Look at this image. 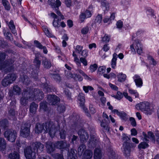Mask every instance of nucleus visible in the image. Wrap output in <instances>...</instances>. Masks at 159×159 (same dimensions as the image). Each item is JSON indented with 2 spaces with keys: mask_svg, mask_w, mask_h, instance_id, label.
Instances as JSON below:
<instances>
[{
  "mask_svg": "<svg viewBox=\"0 0 159 159\" xmlns=\"http://www.w3.org/2000/svg\"><path fill=\"white\" fill-rule=\"evenodd\" d=\"M102 16L101 15L98 14L95 19V21L96 23L100 24L102 21Z\"/></svg>",
  "mask_w": 159,
  "mask_h": 159,
  "instance_id": "obj_49",
  "label": "nucleus"
},
{
  "mask_svg": "<svg viewBox=\"0 0 159 159\" xmlns=\"http://www.w3.org/2000/svg\"><path fill=\"white\" fill-rule=\"evenodd\" d=\"M41 86L43 88L44 90L46 92H52L54 90V88L53 87L47 84H43Z\"/></svg>",
  "mask_w": 159,
  "mask_h": 159,
  "instance_id": "obj_21",
  "label": "nucleus"
},
{
  "mask_svg": "<svg viewBox=\"0 0 159 159\" xmlns=\"http://www.w3.org/2000/svg\"><path fill=\"white\" fill-rule=\"evenodd\" d=\"M52 77L57 82H60L61 80V77L58 74H52Z\"/></svg>",
  "mask_w": 159,
  "mask_h": 159,
  "instance_id": "obj_44",
  "label": "nucleus"
},
{
  "mask_svg": "<svg viewBox=\"0 0 159 159\" xmlns=\"http://www.w3.org/2000/svg\"><path fill=\"white\" fill-rule=\"evenodd\" d=\"M118 81L120 82L125 81L126 78V75L122 72H120L117 74Z\"/></svg>",
  "mask_w": 159,
  "mask_h": 159,
  "instance_id": "obj_22",
  "label": "nucleus"
},
{
  "mask_svg": "<svg viewBox=\"0 0 159 159\" xmlns=\"http://www.w3.org/2000/svg\"><path fill=\"white\" fill-rule=\"evenodd\" d=\"M38 106V105L34 102L32 103L30 106V113L33 114H35L37 110Z\"/></svg>",
  "mask_w": 159,
  "mask_h": 159,
  "instance_id": "obj_26",
  "label": "nucleus"
},
{
  "mask_svg": "<svg viewBox=\"0 0 159 159\" xmlns=\"http://www.w3.org/2000/svg\"><path fill=\"white\" fill-rule=\"evenodd\" d=\"M103 120H102L101 121L100 125L101 127L103 129L107 131H109V127L108 125Z\"/></svg>",
  "mask_w": 159,
  "mask_h": 159,
  "instance_id": "obj_36",
  "label": "nucleus"
},
{
  "mask_svg": "<svg viewBox=\"0 0 159 159\" xmlns=\"http://www.w3.org/2000/svg\"><path fill=\"white\" fill-rule=\"evenodd\" d=\"M42 64H43L45 68L47 69L49 68L51 66V64L50 61L46 58H45L43 60L42 62Z\"/></svg>",
  "mask_w": 159,
  "mask_h": 159,
  "instance_id": "obj_31",
  "label": "nucleus"
},
{
  "mask_svg": "<svg viewBox=\"0 0 159 159\" xmlns=\"http://www.w3.org/2000/svg\"><path fill=\"white\" fill-rule=\"evenodd\" d=\"M78 134L80 136L81 142H86L88 140L89 138V135L84 129H82L80 130L78 132Z\"/></svg>",
  "mask_w": 159,
  "mask_h": 159,
  "instance_id": "obj_14",
  "label": "nucleus"
},
{
  "mask_svg": "<svg viewBox=\"0 0 159 159\" xmlns=\"http://www.w3.org/2000/svg\"><path fill=\"white\" fill-rule=\"evenodd\" d=\"M129 120L130 121V123L131 125L134 127L136 126V123L135 119L133 117H131L129 119Z\"/></svg>",
  "mask_w": 159,
  "mask_h": 159,
  "instance_id": "obj_57",
  "label": "nucleus"
},
{
  "mask_svg": "<svg viewBox=\"0 0 159 159\" xmlns=\"http://www.w3.org/2000/svg\"><path fill=\"white\" fill-rule=\"evenodd\" d=\"M47 99L49 104L51 105H55L60 100L59 98L55 95H48Z\"/></svg>",
  "mask_w": 159,
  "mask_h": 159,
  "instance_id": "obj_13",
  "label": "nucleus"
},
{
  "mask_svg": "<svg viewBox=\"0 0 159 159\" xmlns=\"http://www.w3.org/2000/svg\"><path fill=\"white\" fill-rule=\"evenodd\" d=\"M101 5L103 7V9L104 10H107L109 7V3L106 1L102 2Z\"/></svg>",
  "mask_w": 159,
  "mask_h": 159,
  "instance_id": "obj_43",
  "label": "nucleus"
},
{
  "mask_svg": "<svg viewBox=\"0 0 159 159\" xmlns=\"http://www.w3.org/2000/svg\"><path fill=\"white\" fill-rule=\"evenodd\" d=\"M20 81L26 85H28L30 82L27 77L24 75H21Z\"/></svg>",
  "mask_w": 159,
  "mask_h": 159,
  "instance_id": "obj_28",
  "label": "nucleus"
},
{
  "mask_svg": "<svg viewBox=\"0 0 159 159\" xmlns=\"http://www.w3.org/2000/svg\"><path fill=\"white\" fill-rule=\"evenodd\" d=\"M76 72L81 74L84 77V78L86 80H89L90 78L82 70L80 69H78L76 70Z\"/></svg>",
  "mask_w": 159,
  "mask_h": 159,
  "instance_id": "obj_40",
  "label": "nucleus"
},
{
  "mask_svg": "<svg viewBox=\"0 0 159 159\" xmlns=\"http://www.w3.org/2000/svg\"><path fill=\"white\" fill-rule=\"evenodd\" d=\"M55 144H53L51 141H48L46 143V148L48 152L51 153L54 151L55 150Z\"/></svg>",
  "mask_w": 159,
  "mask_h": 159,
  "instance_id": "obj_18",
  "label": "nucleus"
},
{
  "mask_svg": "<svg viewBox=\"0 0 159 159\" xmlns=\"http://www.w3.org/2000/svg\"><path fill=\"white\" fill-rule=\"evenodd\" d=\"M123 94L120 91H118L116 95H111V96L118 100H120L123 97Z\"/></svg>",
  "mask_w": 159,
  "mask_h": 159,
  "instance_id": "obj_41",
  "label": "nucleus"
},
{
  "mask_svg": "<svg viewBox=\"0 0 159 159\" xmlns=\"http://www.w3.org/2000/svg\"><path fill=\"white\" fill-rule=\"evenodd\" d=\"M98 70L100 74H102L105 72L106 67L103 66H100L98 68Z\"/></svg>",
  "mask_w": 159,
  "mask_h": 159,
  "instance_id": "obj_52",
  "label": "nucleus"
},
{
  "mask_svg": "<svg viewBox=\"0 0 159 159\" xmlns=\"http://www.w3.org/2000/svg\"><path fill=\"white\" fill-rule=\"evenodd\" d=\"M123 23L122 21L120 20L118 21L116 23V25L117 26V27L119 29L121 28L123 26Z\"/></svg>",
  "mask_w": 159,
  "mask_h": 159,
  "instance_id": "obj_64",
  "label": "nucleus"
},
{
  "mask_svg": "<svg viewBox=\"0 0 159 159\" xmlns=\"http://www.w3.org/2000/svg\"><path fill=\"white\" fill-rule=\"evenodd\" d=\"M143 135L144 137L143 141H145L146 142H148L149 140L148 139H151L152 140L154 139V135L151 132H148V135H147L145 133H143Z\"/></svg>",
  "mask_w": 159,
  "mask_h": 159,
  "instance_id": "obj_19",
  "label": "nucleus"
},
{
  "mask_svg": "<svg viewBox=\"0 0 159 159\" xmlns=\"http://www.w3.org/2000/svg\"><path fill=\"white\" fill-rule=\"evenodd\" d=\"M128 92L130 94L134 95L135 98H139V93L136 90L129 89H128Z\"/></svg>",
  "mask_w": 159,
  "mask_h": 159,
  "instance_id": "obj_39",
  "label": "nucleus"
},
{
  "mask_svg": "<svg viewBox=\"0 0 159 159\" xmlns=\"http://www.w3.org/2000/svg\"><path fill=\"white\" fill-rule=\"evenodd\" d=\"M93 153L92 151L90 150H86L84 153L83 159H91L93 156Z\"/></svg>",
  "mask_w": 159,
  "mask_h": 159,
  "instance_id": "obj_20",
  "label": "nucleus"
},
{
  "mask_svg": "<svg viewBox=\"0 0 159 159\" xmlns=\"http://www.w3.org/2000/svg\"><path fill=\"white\" fill-rule=\"evenodd\" d=\"M123 95L127 99L129 100V101L132 102V99L131 97L129 96L127 93L124 92L123 93Z\"/></svg>",
  "mask_w": 159,
  "mask_h": 159,
  "instance_id": "obj_61",
  "label": "nucleus"
},
{
  "mask_svg": "<svg viewBox=\"0 0 159 159\" xmlns=\"http://www.w3.org/2000/svg\"><path fill=\"white\" fill-rule=\"evenodd\" d=\"M48 3L55 11V12L62 19H64V16L58 10L59 7L61 5V2L59 0H48Z\"/></svg>",
  "mask_w": 159,
  "mask_h": 159,
  "instance_id": "obj_5",
  "label": "nucleus"
},
{
  "mask_svg": "<svg viewBox=\"0 0 159 159\" xmlns=\"http://www.w3.org/2000/svg\"><path fill=\"white\" fill-rule=\"evenodd\" d=\"M23 97L20 99L21 104L25 105L27 100L42 99L43 98V93L38 89H34V90H30L29 91L25 90L22 93Z\"/></svg>",
  "mask_w": 159,
  "mask_h": 159,
  "instance_id": "obj_2",
  "label": "nucleus"
},
{
  "mask_svg": "<svg viewBox=\"0 0 159 159\" xmlns=\"http://www.w3.org/2000/svg\"><path fill=\"white\" fill-rule=\"evenodd\" d=\"M0 125L1 127L5 129L8 127V122L7 119H3L0 121Z\"/></svg>",
  "mask_w": 159,
  "mask_h": 159,
  "instance_id": "obj_34",
  "label": "nucleus"
},
{
  "mask_svg": "<svg viewBox=\"0 0 159 159\" xmlns=\"http://www.w3.org/2000/svg\"><path fill=\"white\" fill-rule=\"evenodd\" d=\"M122 139L123 141L124 142L123 145L124 148V153L126 156H129L131 151V147L136 146V145H129V144L127 143V141L129 140V138L125 134H123L122 135Z\"/></svg>",
  "mask_w": 159,
  "mask_h": 159,
  "instance_id": "obj_6",
  "label": "nucleus"
},
{
  "mask_svg": "<svg viewBox=\"0 0 159 159\" xmlns=\"http://www.w3.org/2000/svg\"><path fill=\"white\" fill-rule=\"evenodd\" d=\"M80 62H81L84 66H86L87 65V61L85 57L80 58Z\"/></svg>",
  "mask_w": 159,
  "mask_h": 159,
  "instance_id": "obj_58",
  "label": "nucleus"
},
{
  "mask_svg": "<svg viewBox=\"0 0 159 159\" xmlns=\"http://www.w3.org/2000/svg\"><path fill=\"white\" fill-rule=\"evenodd\" d=\"M8 26L10 29L11 30L12 33L13 34H15L16 33V31L13 21V20H11L8 25Z\"/></svg>",
  "mask_w": 159,
  "mask_h": 159,
  "instance_id": "obj_33",
  "label": "nucleus"
},
{
  "mask_svg": "<svg viewBox=\"0 0 159 159\" xmlns=\"http://www.w3.org/2000/svg\"><path fill=\"white\" fill-rule=\"evenodd\" d=\"M59 129V125L56 126L53 122L49 121L43 124H37L35 128V132L38 134L42 132L44 133L48 132L50 136L53 138Z\"/></svg>",
  "mask_w": 159,
  "mask_h": 159,
  "instance_id": "obj_1",
  "label": "nucleus"
},
{
  "mask_svg": "<svg viewBox=\"0 0 159 159\" xmlns=\"http://www.w3.org/2000/svg\"><path fill=\"white\" fill-rule=\"evenodd\" d=\"M85 16L86 18H89L91 17L92 14L91 12L89 10H86L84 12Z\"/></svg>",
  "mask_w": 159,
  "mask_h": 159,
  "instance_id": "obj_63",
  "label": "nucleus"
},
{
  "mask_svg": "<svg viewBox=\"0 0 159 159\" xmlns=\"http://www.w3.org/2000/svg\"><path fill=\"white\" fill-rule=\"evenodd\" d=\"M4 135L8 141L13 142H14L16 139L17 133L14 130L9 129L5 131Z\"/></svg>",
  "mask_w": 159,
  "mask_h": 159,
  "instance_id": "obj_8",
  "label": "nucleus"
},
{
  "mask_svg": "<svg viewBox=\"0 0 159 159\" xmlns=\"http://www.w3.org/2000/svg\"><path fill=\"white\" fill-rule=\"evenodd\" d=\"M13 63V61H11V63L8 61H5L0 64V69L3 70L5 72L7 73L12 70V68L11 65Z\"/></svg>",
  "mask_w": 159,
  "mask_h": 159,
  "instance_id": "obj_11",
  "label": "nucleus"
},
{
  "mask_svg": "<svg viewBox=\"0 0 159 159\" xmlns=\"http://www.w3.org/2000/svg\"><path fill=\"white\" fill-rule=\"evenodd\" d=\"M9 157L10 159H20V155L17 152H14L9 155Z\"/></svg>",
  "mask_w": 159,
  "mask_h": 159,
  "instance_id": "obj_30",
  "label": "nucleus"
},
{
  "mask_svg": "<svg viewBox=\"0 0 159 159\" xmlns=\"http://www.w3.org/2000/svg\"><path fill=\"white\" fill-rule=\"evenodd\" d=\"M40 107L41 110L46 111L47 109L46 102H43L40 103Z\"/></svg>",
  "mask_w": 159,
  "mask_h": 159,
  "instance_id": "obj_48",
  "label": "nucleus"
},
{
  "mask_svg": "<svg viewBox=\"0 0 159 159\" xmlns=\"http://www.w3.org/2000/svg\"><path fill=\"white\" fill-rule=\"evenodd\" d=\"M55 147L59 149H65L69 147L70 145L63 141L57 142L55 143Z\"/></svg>",
  "mask_w": 159,
  "mask_h": 159,
  "instance_id": "obj_15",
  "label": "nucleus"
},
{
  "mask_svg": "<svg viewBox=\"0 0 159 159\" xmlns=\"http://www.w3.org/2000/svg\"><path fill=\"white\" fill-rule=\"evenodd\" d=\"M83 89L85 93L89 92V91H92L93 90V88L90 86H84L83 87Z\"/></svg>",
  "mask_w": 159,
  "mask_h": 159,
  "instance_id": "obj_47",
  "label": "nucleus"
},
{
  "mask_svg": "<svg viewBox=\"0 0 159 159\" xmlns=\"http://www.w3.org/2000/svg\"><path fill=\"white\" fill-rule=\"evenodd\" d=\"M148 142H143L140 143L138 145V148L140 150L142 149H144L148 147L149 145L148 144Z\"/></svg>",
  "mask_w": 159,
  "mask_h": 159,
  "instance_id": "obj_35",
  "label": "nucleus"
},
{
  "mask_svg": "<svg viewBox=\"0 0 159 159\" xmlns=\"http://www.w3.org/2000/svg\"><path fill=\"white\" fill-rule=\"evenodd\" d=\"M77 151L74 149H71L70 152H68V159H76V153Z\"/></svg>",
  "mask_w": 159,
  "mask_h": 159,
  "instance_id": "obj_24",
  "label": "nucleus"
},
{
  "mask_svg": "<svg viewBox=\"0 0 159 159\" xmlns=\"http://www.w3.org/2000/svg\"><path fill=\"white\" fill-rule=\"evenodd\" d=\"M3 33L4 36L7 39L10 40H11L13 39L11 33L9 32H6L5 31H3Z\"/></svg>",
  "mask_w": 159,
  "mask_h": 159,
  "instance_id": "obj_45",
  "label": "nucleus"
},
{
  "mask_svg": "<svg viewBox=\"0 0 159 159\" xmlns=\"http://www.w3.org/2000/svg\"><path fill=\"white\" fill-rule=\"evenodd\" d=\"M77 99L80 106L83 109L85 113H88V109L84 106L85 99L84 94L82 93H80L78 95Z\"/></svg>",
  "mask_w": 159,
  "mask_h": 159,
  "instance_id": "obj_12",
  "label": "nucleus"
},
{
  "mask_svg": "<svg viewBox=\"0 0 159 159\" xmlns=\"http://www.w3.org/2000/svg\"><path fill=\"white\" fill-rule=\"evenodd\" d=\"M41 56L40 54L36 55L34 63V65L37 67H39L41 64Z\"/></svg>",
  "mask_w": 159,
  "mask_h": 159,
  "instance_id": "obj_25",
  "label": "nucleus"
},
{
  "mask_svg": "<svg viewBox=\"0 0 159 159\" xmlns=\"http://www.w3.org/2000/svg\"><path fill=\"white\" fill-rule=\"evenodd\" d=\"M6 141L5 140L0 137V150L2 151V152L6 148Z\"/></svg>",
  "mask_w": 159,
  "mask_h": 159,
  "instance_id": "obj_29",
  "label": "nucleus"
},
{
  "mask_svg": "<svg viewBox=\"0 0 159 159\" xmlns=\"http://www.w3.org/2000/svg\"><path fill=\"white\" fill-rule=\"evenodd\" d=\"M74 75H75L74 78V79L76 80V79L77 78L78 80L79 81H82L83 79L80 75H78L76 74H74Z\"/></svg>",
  "mask_w": 159,
  "mask_h": 159,
  "instance_id": "obj_60",
  "label": "nucleus"
},
{
  "mask_svg": "<svg viewBox=\"0 0 159 159\" xmlns=\"http://www.w3.org/2000/svg\"><path fill=\"white\" fill-rule=\"evenodd\" d=\"M147 58L149 62L153 66H155L157 64V62L154 59L152 56L148 55V56Z\"/></svg>",
  "mask_w": 159,
  "mask_h": 159,
  "instance_id": "obj_42",
  "label": "nucleus"
},
{
  "mask_svg": "<svg viewBox=\"0 0 159 159\" xmlns=\"http://www.w3.org/2000/svg\"><path fill=\"white\" fill-rule=\"evenodd\" d=\"M9 117L11 118V117L13 118L15 115V112L13 109H11L9 111Z\"/></svg>",
  "mask_w": 159,
  "mask_h": 159,
  "instance_id": "obj_56",
  "label": "nucleus"
},
{
  "mask_svg": "<svg viewBox=\"0 0 159 159\" xmlns=\"http://www.w3.org/2000/svg\"><path fill=\"white\" fill-rule=\"evenodd\" d=\"M2 2L5 9L7 10H10L11 8V6L8 0H2Z\"/></svg>",
  "mask_w": 159,
  "mask_h": 159,
  "instance_id": "obj_32",
  "label": "nucleus"
},
{
  "mask_svg": "<svg viewBox=\"0 0 159 159\" xmlns=\"http://www.w3.org/2000/svg\"><path fill=\"white\" fill-rule=\"evenodd\" d=\"M133 78L137 87H140L142 86L143 81L139 75H135L133 77Z\"/></svg>",
  "mask_w": 159,
  "mask_h": 159,
  "instance_id": "obj_16",
  "label": "nucleus"
},
{
  "mask_svg": "<svg viewBox=\"0 0 159 159\" xmlns=\"http://www.w3.org/2000/svg\"><path fill=\"white\" fill-rule=\"evenodd\" d=\"M136 108L141 110L147 115H151L153 112V110L150 108V104L147 102H140L136 104Z\"/></svg>",
  "mask_w": 159,
  "mask_h": 159,
  "instance_id": "obj_4",
  "label": "nucleus"
},
{
  "mask_svg": "<svg viewBox=\"0 0 159 159\" xmlns=\"http://www.w3.org/2000/svg\"><path fill=\"white\" fill-rule=\"evenodd\" d=\"M60 137L62 139H65L66 134V132L64 130H62L60 132Z\"/></svg>",
  "mask_w": 159,
  "mask_h": 159,
  "instance_id": "obj_54",
  "label": "nucleus"
},
{
  "mask_svg": "<svg viewBox=\"0 0 159 159\" xmlns=\"http://www.w3.org/2000/svg\"><path fill=\"white\" fill-rule=\"evenodd\" d=\"M86 18L83 12L81 13L79 16V20L80 23L83 22Z\"/></svg>",
  "mask_w": 159,
  "mask_h": 159,
  "instance_id": "obj_51",
  "label": "nucleus"
},
{
  "mask_svg": "<svg viewBox=\"0 0 159 159\" xmlns=\"http://www.w3.org/2000/svg\"><path fill=\"white\" fill-rule=\"evenodd\" d=\"M34 43L36 47L40 49H42L43 47L42 45L37 40L34 41Z\"/></svg>",
  "mask_w": 159,
  "mask_h": 159,
  "instance_id": "obj_59",
  "label": "nucleus"
},
{
  "mask_svg": "<svg viewBox=\"0 0 159 159\" xmlns=\"http://www.w3.org/2000/svg\"><path fill=\"white\" fill-rule=\"evenodd\" d=\"M86 146L84 144L80 145L78 149V152L79 154L81 155L83 151L85 149Z\"/></svg>",
  "mask_w": 159,
  "mask_h": 159,
  "instance_id": "obj_46",
  "label": "nucleus"
},
{
  "mask_svg": "<svg viewBox=\"0 0 159 159\" xmlns=\"http://www.w3.org/2000/svg\"><path fill=\"white\" fill-rule=\"evenodd\" d=\"M89 30V27L88 26H86L82 29L81 32L83 34H85L88 32Z\"/></svg>",
  "mask_w": 159,
  "mask_h": 159,
  "instance_id": "obj_55",
  "label": "nucleus"
},
{
  "mask_svg": "<svg viewBox=\"0 0 159 159\" xmlns=\"http://www.w3.org/2000/svg\"><path fill=\"white\" fill-rule=\"evenodd\" d=\"M43 30L44 33L47 36L50 38L53 37V35L50 32L48 28L44 27H43Z\"/></svg>",
  "mask_w": 159,
  "mask_h": 159,
  "instance_id": "obj_38",
  "label": "nucleus"
},
{
  "mask_svg": "<svg viewBox=\"0 0 159 159\" xmlns=\"http://www.w3.org/2000/svg\"><path fill=\"white\" fill-rule=\"evenodd\" d=\"M97 141L95 139L91 138L89 141L88 144V147L90 148L95 147L97 144Z\"/></svg>",
  "mask_w": 159,
  "mask_h": 159,
  "instance_id": "obj_27",
  "label": "nucleus"
},
{
  "mask_svg": "<svg viewBox=\"0 0 159 159\" xmlns=\"http://www.w3.org/2000/svg\"><path fill=\"white\" fill-rule=\"evenodd\" d=\"M17 76L14 73L9 74L6 76L2 81V84L4 87H6L12 84L16 79Z\"/></svg>",
  "mask_w": 159,
  "mask_h": 159,
  "instance_id": "obj_7",
  "label": "nucleus"
},
{
  "mask_svg": "<svg viewBox=\"0 0 159 159\" xmlns=\"http://www.w3.org/2000/svg\"><path fill=\"white\" fill-rule=\"evenodd\" d=\"M51 16L54 18L52 23L53 25L55 27L58 28L60 27V22L57 18V16L53 12L51 13Z\"/></svg>",
  "mask_w": 159,
  "mask_h": 159,
  "instance_id": "obj_17",
  "label": "nucleus"
},
{
  "mask_svg": "<svg viewBox=\"0 0 159 159\" xmlns=\"http://www.w3.org/2000/svg\"><path fill=\"white\" fill-rule=\"evenodd\" d=\"M130 48H133L135 49L137 53L140 55H141L143 53V45L139 39L134 40L133 44L131 45Z\"/></svg>",
  "mask_w": 159,
  "mask_h": 159,
  "instance_id": "obj_9",
  "label": "nucleus"
},
{
  "mask_svg": "<svg viewBox=\"0 0 159 159\" xmlns=\"http://www.w3.org/2000/svg\"><path fill=\"white\" fill-rule=\"evenodd\" d=\"M74 61L78 67H80L81 66L80 60H79L77 57H75L74 58Z\"/></svg>",
  "mask_w": 159,
  "mask_h": 159,
  "instance_id": "obj_62",
  "label": "nucleus"
},
{
  "mask_svg": "<svg viewBox=\"0 0 159 159\" xmlns=\"http://www.w3.org/2000/svg\"><path fill=\"white\" fill-rule=\"evenodd\" d=\"M43 145L40 142H34L31 147H28L25 149V156L27 159H34L36 157V154L43 151Z\"/></svg>",
  "mask_w": 159,
  "mask_h": 159,
  "instance_id": "obj_3",
  "label": "nucleus"
},
{
  "mask_svg": "<svg viewBox=\"0 0 159 159\" xmlns=\"http://www.w3.org/2000/svg\"><path fill=\"white\" fill-rule=\"evenodd\" d=\"M30 125L24 124L22 125L20 130V135L23 137L27 138L30 134Z\"/></svg>",
  "mask_w": 159,
  "mask_h": 159,
  "instance_id": "obj_10",
  "label": "nucleus"
},
{
  "mask_svg": "<svg viewBox=\"0 0 159 159\" xmlns=\"http://www.w3.org/2000/svg\"><path fill=\"white\" fill-rule=\"evenodd\" d=\"M97 67L98 66L97 65L94 64L93 65H91L90 66L89 69L91 72H93L96 70Z\"/></svg>",
  "mask_w": 159,
  "mask_h": 159,
  "instance_id": "obj_53",
  "label": "nucleus"
},
{
  "mask_svg": "<svg viewBox=\"0 0 159 159\" xmlns=\"http://www.w3.org/2000/svg\"><path fill=\"white\" fill-rule=\"evenodd\" d=\"M117 55L116 53H114L113 55V58L111 60V66L112 68L115 69L116 67V60Z\"/></svg>",
  "mask_w": 159,
  "mask_h": 159,
  "instance_id": "obj_23",
  "label": "nucleus"
},
{
  "mask_svg": "<svg viewBox=\"0 0 159 159\" xmlns=\"http://www.w3.org/2000/svg\"><path fill=\"white\" fill-rule=\"evenodd\" d=\"M20 89L18 86L16 85L13 87V93L14 94L19 95L20 94Z\"/></svg>",
  "mask_w": 159,
  "mask_h": 159,
  "instance_id": "obj_37",
  "label": "nucleus"
},
{
  "mask_svg": "<svg viewBox=\"0 0 159 159\" xmlns=\"http://www.w3.org/2000/svg\"><path fill=\"white\" fill-rule=\"evenodd\" d=\"M110 39V37L109 35L107 34H105L102 38V41L105 43H107L109 42Z\"/></svg>",
  "mask_w": 159,
  "mask_h": 159,
  "instance_id": "obj_50",
  "label": "nucleus"
}]
</instances>
